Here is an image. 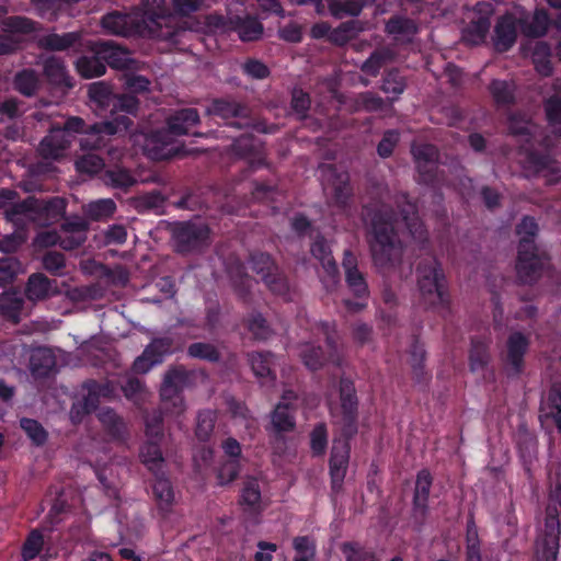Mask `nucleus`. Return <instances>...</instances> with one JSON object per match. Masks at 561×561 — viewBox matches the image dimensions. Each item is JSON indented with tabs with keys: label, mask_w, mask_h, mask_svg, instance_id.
<instances>
[{
	"label": "nucleus",
	"mask_w": 561,
	"mask_h": 561,
	"mask_svg": "<svg viewBox=\"0 0 561 561\" xmlns=\"http://www.w3.org/2000/svg\"><path fill=\"white\" fill-rule=\"evenodd\" d=\"M394 204L398 211L385 203L364 207L367 243L375 266L381 271L393 268L401 257L400 241L396 231L399 218L415 241L421 244L428 242V233L419 216L417 205L411 201L409 194H397Z\"/></svg>",
	"instance_id": "1"
},
{
	"label": "nucleus",
	"mask_w": 561,
	"mask_h": 561,
	"mask_svg": "<svg viewBox=\"0 0 561 561\" xmlns=\"http://www.w3.org/2000/svg\"><path fill=\"white\" fill-rule=\"evenodd\" d=\"M359 400L354 381L341 377L339 381V403L330 404V414L334 424L340 426V437L332 442L329 458L331 490L339 494L343 489L351 457V440L358 433Z\"/></svg>",
	"instance_id": "2"
},
{
	"label": "nucleus",
	"mask_w": 561,
	"mask_h": 561,
	"mask_svg": "<svg viewBox=\"0 0 561 561\" xmlns=\"http://www.w3.org/2000/svg\"><path fill=\"white\" fill-rule=\"evenodd\" d=\"M201 124V116L195 107H183L171 113L165 121V128L157 129L148 138L147 149L154 160H170L190 153L184 145L174 144V137L193 135L202 137L204 134L191 131Z\"/></svg>",
	"instance_id": "3"
},
{
	"label": "nucleus",
	"mask_w": 561,
	"mask_h": 561,
	"mask_svg": "<svg viewBox=\"0 0 561 561\" xmlns=\"http://www.w3.org/2000/svg\"><path fill=\"white\" fill-rule=\"evenodd\" d=\"M515 230L519 236L515 266L517 278L522 284L531 285L549 267L550 256L535 243L539 227L534 217L524 216Z\"/></svg>",
	"instance_id": "4"
},
{
	"label": "nucleus",
	"mask_w": 561,
	"mask_h": 561,
	"mask_svg": "<svg viewBox=\"0 0 561 561\" xmlns=\"http://www.w3.org/2000/svg\"><path fill=\"white\" fill-rule=\"evenodd\" d=\"M157 23L158 39L176 43L184 28L180 20L201 11L205 0H144Z\"/></svg>",
	"instance_id": "5"
},
{
	"label": "nucleus",
	"mask_w": 561,
	"mask_h": 561,
	"mask_svg": "<svg viewBox=\"0 0 561 561\" xmlns=\"http://www.w3.org/2000/svg\"><path fill=\"white\" fill-rule=\"evenodd\" d=\"M417 285L426 304L444 312L450 310V296L440 263L434 255L419 262L416 266Z\"/></svg>",
	"instance_id": "6"
},
{
	"label": "nucleus",
	"mask_w": 561,
	"mask_h": 561,
	"mask_svg": "<svg viewBox=\"0 0 561 561\" xmlns=\"http://www.w3.org/2000/svg\"><path fill=\"white\" fill-rule=\"evenodd\" d=\"M150 8L141 0L129 13L113 11L102 18V27L115 35L128 36L138 34L158 39L157 23Z\"/></svg>",
	"instance_id": "7"
},
{
	"label": "nucleus",
	"mask_w": 561,
	"mask_h": 561,
	"mask_svg": "<svg viewBox=\"0 0 561 561\" xmlns=\"http://www.w3.org/2000/svg\"><path fill=\"white\" fill-rule=\"evenodd\" d=\"M319 331L324 335L328 351L312 343H306L301 346L299 356L304 365L312 371L321 369L325 364L331 363L340 366L342 358L337 346V333L335 324L322 321L319 323Z\"/></svg>",
	"instance_id": "8"
},
{
	"label": "nucleus",
	"mask_w": 561,
	"mask_h": 561,
	"mask_svg": "<svg viewBox=\"0 0 561 561\" xmlns=\"http://www.w3.org/2000/svg\"><path fill=\"white\" fill-rule=\"evenodd\" d=\"M134 122L130 117L119 115L110 121L90 124L84 136L80 139V147L83 151L112 153L113 148L108 145V136L126 133Z\"/></svg>",
	"instance_id": "9"
},
{
	"label": "nucleus",
	"mask_w": 561,
	"mask_h": 561,
	"mask_svg": "<svg viewBox=\"0 0 561 561\" xmlns=\"http://www.w3.org/2000/svg\"><path fill=\"white\" fill-rule=\"evenodd\" d=\"M172 240L179 254L201 253L210 243V229L203 222L179 221L172 228Z\"/></svg>",
	"instance_id": "10"
},
{
	"label": "nucleus",
	"mask_w": 561,
	"mask_h": 561,
	"mask_svg": "<svg viewBox=\"0 0 561 561\" xmlns=\"http://www.w3.org/2000/svg\"><path fill=\"white\" fill-rule=\"evenodd\" d=\"M207 113L220 117L226 122V125L238 129L253 127L259 131H264L259 128L262 124H254L250 107L233 98L214 99L207 108Z\"/></svg>",
	"instance_id": "11"
},
{
	"label": "nucleus",
	"mask_w": 561,
	"mask_h": 561,
	"mask_svg": "<svg viewBox=\"0 0 561 561\" xmlns=\"http://www.w3.org/2000/svg\"><path fill=\"white\" fill-rule=\"evenodd\" d=\"M530 344L529 334L517 330L510 332L501 354L503 369L507 378H518L525 371V357Z\"/></svg>",
	"instance_id": "12"
},
{
	"label": "nucleus",
	"mask_w": 561,
	"mask_h": 561,
	"mask_svg": "<svg viewBox=\"0 0 561 561\" xmlns=\"http://www.w3.org/2000/svg\"><path fill=\"white\" fill-rule=\"evenodd\" d=\"M191 377V371L183 366L172 367L164 375L160 397L163 402L172 403L174 413L184 411L182 391L188 385Z\"/></svg>",
	"instance_id": "13"
},
{
	"label": "nucleus",
	"mask_w": 561,
	"mask_h": 561,
	"mask_svg": "<svg viewBox=\"0 0 561 561\" xmlns=\"http://www.w3.org/2000/svg\"><path fill=\"white\" fill-rule=\"evenodd\" d=\"M30 221L39 227H48L58 222L66 213V201L55 196L48 199L28 197Z\"/></svg>",
	"instance_id": "14"
},
{
	"label": "nucleus",
	"mask_w": 561,
	"mask_h": 561,
	"mask_svg": "<svg viewBox=\"0 0 561 561\" xmlns=\"http://www.w3.org/2000/svg\"><path fill=\"white\" fill-rule=\"evenodd\" d=\"M416 164L417 181L425 185H434L437 181L439 151L432 144L414 145L411 148Z\"/></svg>",
	"instance_id": "15"
},
{
	"label": "nucleus",
	"mask_w": 561,
	"mask_h": 561,
	"mask_svg": "<svg viewBox=\"0 0 561 561\" xmlns=\"http://www.w3.org/2000/svg\"><path fill=\"white\" fill-rule=\"evenodd\" d=\"M432 485L433 477L430 470H420L415 478L412 499V518L419 526H423L428 516V501Z\"/></svg>",
	"instance_id": "16"
},
{
	"label": "nucleus",
	"mask_w": 561,
	"mask_h": 561,
	"mask_svg": "<svg viewBox=\"0 0 561 561\" xmlns=\"http://www.w3.org/2000/svg\"><path fill=\"white\" fill-rule=\"evenodd\" d=\"M342 267L344 270L345 283L353 295L358 299H368L369 288L366 274L359 270L358 259L350 249L344 250Z\"/></svg>",
	"instance_id": "17"
},
{
	"label": "nucleus",
	"mask_w": 561,
	"mask_h": 561,
	"mask_svg": "<svg viewBox=\"0 0 561 561\" xmlns=\"http://www.w3.org/2000/svg\"><path fill=\"white\" fill-rule=\"evenodd\" d=\"M95 44L96 51L103 58L105 66L125 71L136 69L137 60L131 57L128 49L112 41H98Z\"/></svg>",
	"instance_id": "18"
},
{
	"label": "nucleus",
	"mask_w": 561,
	"mask_h": 561,
	"mask_svg": "<svg viewBox=\"0 0 561 561\" xmlns=\"http://www.w3.org/2000/svg\"><path fill=\"white\" fill-rule=\"evenodd\" d=\"M231 150L236 156L249 159L253 169L264 164L263 142L252 134L245 133L237 137L231 145Z\"/></svg>",
	"instance_id": "19"
},
{
	"label": "nucleus",
	"mask_w": 561,
	"mask_h": 561,
	"mask_svg": "<svg viewBox=\"0 0 561 561\" xmlns=\"http://www.w3.org/2000/svg\"><path fill=\"white\" fill-rule=\"evenodd\" d=\"M71 139L60 127H53L39 144V153L45 159H58L69 148Z\"/></svg>",
	"instance_id": "20"
},
{
	"label": "nucleus",
	"mask_w": 561,
	"mask_h": 561,
	"mask_svg": "<svg viewBox=\"0 0 561 561\" xmlns=\"http://www.w3.org/2000/svg\"><path fill=\"white\" fill-rule=\"evenodd\" d=\"M477 16L468 25L467 33L472 37L473 43L483 42L491 26V15L493 14V4L490 2H478L474 7Z\"/></svg>",
	"instance_id": "21"
},
{
	"label": "nucleus",
	"mask_w": 561,
	"mask_h": 561,
	"mask_svg": "<svg viewBox=\"0 0 561 561\" xmlns=\"http://www.w3.org/2000/svg\"><path fill=\"white\" fill-rule=\"evenodd\" d=\"M291 394V391L285 392L283 401L279 402L272 412V426L277 435L293 432L296 427L295 408L291 403L285 402Z\"/></svg>",
	"instance_id": "22"
},
{
	"label": "nucleus",
	"mask_w": 561,
	"mask_h": 561,
	"mask_svg": "<svg viewBox=\"0 0 561 561\" xmlns=\"http://www.w3.org/2000/svg\"><path fill=\"white\" fill-rule=\"evenodd\" d=\"M248 360L255 377L262 385H273L276 380V373L272 368L274 355L271 352H252Z\"/></svg>",
	"instance_id": "23"
},
{
	"label": "nucleus",
	"mask_w": 561,
	"mask_h": 561,
	"mask_svg": "<svg viewBox=\"0 0 561 561\" xmlns=\"http://www.w3.org/2000/svg\"><path fill=\"white\" fill-rule=\"evenodd\" d=\"M517 39L516 23L512 15L499 19L494 27V47L500 53L510 50Z\"/></svg>",
	"instance_id": "24"
},
{
	"label": "nucleus",
	"mask_w": 561,
	"mask_h": 561,
	"mask_svg": "<svg viewBox=\"0 0 561 561\" xmlns=\"http://www.w3.org/2000/svg\"><path fill=\"white\" fill-rule=\"evenodd\" d=\"M80 42L81 34L79 32H68L64 34L48 33L38 37L37 46L47 51H64L79 45Z\"/></svg>",
	"instance_id": "25"
},
{
	"label": "nucleus",
	"mask_w": 561,
	"mask_h": 561,
	"mask_svg": "<svg viewBox=\"0 0 561 561\" xmlns=\"http://www.w3.org/2000/svg\"><path fill=\"white\" fill-rule=\"evenodd\" d=\"M409 353L414 381L420 385H427L431 374L425 369L426 351L416 335L413 336Z\"/></svg>",
	"instance_id": "26"
},
{
	"label": "nucleus",
	"mask_w": 561,
	"mask_h": 561,
	"mask_svg": "<svg viewBox=\"0 0 561 561\" xmlns=\"http://www.w3.org/2000/svg\"><path fill=\"white\" fill-rule=\"evenodd\" d=\"M261 488L256 478L249 477L241 489L239 504L245 513L261 514L263 506L261 503Z\"/></svg>",
	"instance_id": "27"
},
{
	"label": "nucleus",
	"mask_w": 561,
	"mask_h": 561,
	"mask_svg": "<svg viewBox=\"0 0 561 561\" xmlns=\"http://www.w3.org/2000/svg\"><path fill=\"white\" fill-rule=\"evenodd\" d=\"M141 463L153 474L162 473L164 458L160 440H146L139 450Z\"/></svg>",
	"instance_id": "28"
},
{
	"label": "nucleus",
	"mask_w": 561,
	"mask_h": 561,
	"mask_svg": "<svg viewBox=\"0 0 561 561\" xmlns=\"http://www.w3.org/2000/svg\"><path fill=\"white\" fill-rule=\"evenodd\" d=\"M54 283L43 273H33L25 285V297L33 302L44 300L53 293Z\"/></svg>",
	"instance_id": "29"
},
{
	"label": "nucleus",
	"mask_w": 561,
	"mask_h": 561,
	"mask_svg": "<svg viewBox=\"0 0 561 561\" xmlns=\"http://www.w3.org/2000/svg\"><path fill=\"white\" fill-rule=\"evenodd\" d=\"M56 367V357L50 350L42 347L35 350L30 358V369L34 377L46 378Z\"/></svg>",
	"instance_id": "30"
},
{
	"label": "nucleus",
	"mask_w": 561,
	"mask_h": 561,
	"mask_svg": "<svg viewBox=\"0 0 561 561\" xmlns=\"http://www.w3.org/2000/svg\"><path fill=\"white\" fill-rule=\"evenodd\" d=\"M491 362L490 343L479 337L471 339L469 368L472 373L484 370Z\"/></svg>",
	"instance_id": "31"
},
{
	"label": "nucleus",
	"mask_w": 561,
	"mask_h": 561,
	"mask_svg": "<svg viewBox=\"0 0 561 561\" xmlns=\"http://www.w3.org/2000/svg\"><path fill=\"white\" fill-rule=\"evenodd\" d=\"M76 69L78 73L85 79L103 76L106 71V66L103 58L96 51V44H94V54L91 56H81L76 61Z\"/></svg>",
	"instance_id": "32"
},
{
	"label": "nucleus",
	"mask_w": 561,
	"mask_h": 561,
	"mask_svg": "<svg viewBox=\"0 0 561 561\" xmlns=\"http://www.w3.org/2000/svg\"><path fill=\"white\" fill-rule=\"evenodd\" d=\"M180 346L171 336L154 337L144 350L146 355L152 358L151 363L161 364L167 355L173 354Z\"/></svg>",
	"instance_id": "33"
},
{
	"label": "nucleus",
	"mask_w": 561,
	"mask_h": 561,
	"mask_svg": "<svg viewBox=\"0 0 561 561\" xmlns=\"http://www.w3.org/2000/svg\"><path fill=\"white\" fill-rule=\"evenodd\" d=\"M353 196V190L350 184L347 173L336 174L333 183L332 204L339 209L345 211Z\"/></svg>",
	"instance_id": "34"
},
{
	"label": "nucleus",
	"mask_w": 561,
	"mask_h": 561,
	"mask_svg": "<svg viewBox=\"0 0 561 561\" xmlns=\"http://www.w3.org/2000/svg\"><path fill=\"white\" fill-rule=\"evenodd\" d=\"M310 252L314 259L320 261L328 274H337V264L327 240L322 236H318L312 242Z\"/></svg>",
	"instance_id": "35"
},
{
	"label": "nucleus",
	"mask_w": 561,
	"mask_h": 561,
	"mask_svg": "<svg viewBox=\"0 0 561 561\" xmlns=\"http://www.w3.org/2000/svg\"><path fill=\"white\" fill-rule=\"evenodd\" d=\"M91 102H93L100 110L110 111L114 102L115 93L112 87L104 82H94L89 87L88 91Z\"/></svg>",
	"instance_id": "36"
},
{
	"label": "nucleus",
	"mask_w": 561,
	"mask_h": 561,
	"mask_svg": "<svg viewBox=\"0 0 561 561\" xmlns=\"http://www.w3.org/2000/svg\"><path fill=\"white\" fill-rule=\"evenodd\" d=\"M551 20L547 11L545 9H537L529 22L523 21L522 30L528 37H541L546 35Z\"/></svg>",
	"instance_id": "37"
},
{
	"label": "nucleus",
	"mask_w": 561,
	"mask_h": 561,
	"mask_svg": "<svg viewBox=\"0 0 561 561\" xmlns=\"http://www.w3.org/2000/svg\"><path fill=\"white\" fill-rule=\"evenodd\" d=\"M385 31L396 37L407 36L410 38L417 33L419 27L412 19L394 14L386 22Z\"/></svg>",
	"instance_id": "38"
},
{
	"label": "nucleus",
	"mask_w": 561,
	"mask_h": 561,
	"mask_svg": "<svg viewBox=\"0 0 561 561\" xmlns=\"http://www.w3.org/2000/svg\"><path fill=\"white\" fill-rule=\"evenodd\" d=\"M242 42H252L259 39L263 34L262 23L253 16L244 19L237 18L233 27Z\"/></svg>",
	"instance_id": "39"
},
{
	"label": "nucleus",
	"mask_w": 561,
	"mask_h": 561,
	"mask_svg": "<svg viewBox=\"0 0 561 561\" xmlns=\"http://www.w3.org/2000/svg\"><path fill=\"white\" fill-rule=\"evenodd\" d=\"M407 88L405 79L397 68L388 70L383 77L380 89L386 94H392L391 101L398 100V98L404 92Z\"/></svg>",
	"instance_id": "40"
},
{
	"label": "nucleus",
	"mask_w": 561,
	"mask_h": 561,
	"mask_svg": "<svg viewBox=\"0 0 561 561\" xmlns=\"http://www.w3.org/2000/svg\"><path fill=\"white\" fill-rule=\"evenodd\" d=\"M99 420L104 426L105 431L113 438L121 439L126 434V425L123 419L110 408L102 410L99 414Z\"/></svg>",
	"instance_id": "41"
},
{
	"label": "nucleus",
	"mask_w": 561,
	"mask_h": 561,
	"mask_svg": "<svg viewBox=\"0 0 561 561\" xmlns=\"http://www.w3.org/2000/svg\"><path fill=\"white\" fill-rule=\"evenodd\" d=\"M156 480L152 485L154 499L160 508H169L174 500V492L169 479L164 477V472L154 476Z\"/></svg>",
	"instance_id": "42"
},
{
	"label": "nucleus",
	"mask_w": 561,
	"mask_h": 561,
	"mask_svg": "<svg viewBox=\"0 0 561 561\" xmlns=\"http://www.w3.org/2000/svg\"><path fill=\"white\" fill-rule=\"evenodd\" d=\"M44 543L45 540L42 530L37 528L32 529L27 534L21 548L22 561H32L37 558L44 548Z\"/></svg>",
	"instance_id": "43"
},
{
	"label": "nucleus",
	"mask_w": 561,
	"mask_h": 561,
	"mask_svg": "<svg viewBox=\"0 0 561 561\" xmlns=\"http://www.w3.org/2000/svg\"><path fill=\"white\" fill-rule=\"evenodd\" d=\"M245 327L256 341H266L274 333L267 320L260 312H251L245 320Z\"/></svg>",
	"instance_id": "44"
},
{
	"label": "nucleus",
	"mask_w": 561,
	"mask_h": 561,
	"mask_svg": "<svg viewBox=\"0 0 561 561\" xmlns=\"http://www.w3.org/2000/svg\"><path fill=\"white\" fill-rule=\"evenodd\" d=\"M139 105L140 102L136 95L130 93L116 94L110 113L115 115L114 117L119 115H125L127 117H129L128 115L136 116Z\"/></svg>",
	"instance_id": "45"
},
{
	"label": "nucleus",
	"mask_w": 561,
	"mask_h": 561,
	"mask_svg": "<svg viewBox=\"0 0 561 561\" xmlns=\"http://www.w3.org/2000/svg\"><path fill=\"white\" fill-rule=\"evenodd\" d=\"M249 263L253 272L261 275L262 280L277 270V265L271 254L262 251H253L249 255Z\"/></svg>",
	"instance_id": "46"
},
{
	"label": "nucleus",
	"mask_w": 561,
	"mask_h": 561,
	"mask_svg": "<svg viewBox=\"0 0 561 561\" xmlns=\"http://www.w3.org/2000/svg\"><path fill=\"white\" fill-rule=\"evenodd\" d=\"M102 180L106 185L121 190H127L135 184V179L129 171L118 167L105 170Z\"/></svg>",
	"instance_id": "47"
},
{
	"label": "nucleus",
	"mask_w": 561,
	"mask_h": 561,
	"mask_svg": "<svg viewBox=\"0 0 561 561\" xmlns=\"http://www.w3.org/2000/svg\"><path fill=\"white\" fill-rule=\"evenodd\" d=\"M546 417L553 420L559 434L561 435V385L553 383L547 396Z\"/></svg>",
	"instance_id": "48"
},
{
	"label": "nucleus",
	"mask_w": 561,
	"mask_h": 561,
	"mask_svg": "<svg viewBox=\"0 0 561 561\" xmlns=\"http://www.w3.org/2000/svg\"><path fill=\"white\" fill-rule=\"evenodd\" d=\"M20 427L24 431L34 446L42 447L47 443L48 432L37 420L22 417L20 420Z\"/></svg>",
	"instance_id": "49"
},
{
	"label": "nucleus",
	"mask_w": 561,
	"mask_h": 561,
	"mask_svg": "<svg viewBox=\"0 0 561 561\" xmlns=\"http://www.w3.org/2000/svg\"><path fill=\"white\" fill-rule=\"evenodd\" d=\"M330 13L337 19L357 16L363 10L362 0H328Z\"/></svg>",
	"instance_id": "50"
},
{
	"label": "nucleus",
	"mask_w": 561,
	"mask_h": 561,
	"mask_svg": "<svg viewBox=\"0 0 561 561\" xmlns=\"http://www.w3.org/2000/svg\"><path fill=\"white\" fill-rule=\"evenodd\" d=\"M489 90L499 106H507L515 103L514 89L507 81L494 79L490 83Z\"/></svg>",
	"instance_id": "51"
},
{
	"label": "nucleus",
	"mask_w": 561,
	"mask_h": 561,
	"mask_svg": "<svg viewBox=\"0 0 561 561\" xmlns=\"http://www.w3.org/2000/svg\"><path fill=\"white\" fill-rule=\"evenodd\" d=\"M525 161L527 167L536 173L553 170L554 160L548 150L528 149Z\"/></svg>",
	"instance_id": "52"
},
{
	"label": "nucleus",
	"mask_w": 561,
	"mask_h": 561,
	"mask_svg": "<svg viewBox=\"0 0 561 561\" xmlns=\"http://www.w3.org/2000/svg\"><path fill=\"white\" fill-rule=\"evenodd\" d=\"M229 276L234 291L242 298L250 294V277L245 266L241 262H237L229 268Z\"/></svg>",
	"instance_id": "53"
},
{
	"label": "nucleus",
	"mask_w": 561,
	"mask_h": 561,
	"mask_svg": "<svg viewBox=\"0 0 561 561\" xmlns=\"http://www.w3.org/2000/svg\"><path fill=\"white\" fill-rule=\"evenodd\" d=\"M392 58L390 49H375L370 56L363 62L362 71L368 76L376 77L380 69Z\"/></svg>",
	"instance_id": "54"
},
{
	"label": "nucleus",
	"mask_w": 561,
	"mask_h": 561,
	"mask_svg": "<svg viewBox=\"0 0 561 561\" xmlns=\"http://www.w3.org/2000/svg\"><path fill=\"white\" fill-rule=\"evenodd\" d=\"M187 356L209 363H218L221 358V354L218 348L214 344L207 342H195L188 345Z\"/></svg>",
	"instance_id": "55"
},
{
	"label": "nucleus",
	"mask_w": 561,
	"mask_h": 561,
	"mask_svg": "<svg viewBox=\"0 0 561 561\" xmlns=\"http://www.w3.org/2000/svg\"><path fill=\"white\" fill-rule=\"evenodd\" d=\"M105 165L103 157L98 152L85 151L76 160V169L79 173L96 174Z\"/></svg>",
	"instance_id": "56"
},
{
	"label": "nucleus",
	"mask_w": 561,
	"mask_h": 561,
	"mask_svg": "<svg viewBox=\"0 0 561 561\" xmlns=\"http://www.w3.org/2000/svg\"><path fill=\"white\" fill-rule=\"evenodd\" d=\"M43 70L47 79L55 84H61L66 81V67L64 61L56 56H49L44 60Z\"/></svg>",
	"instance_id": "57"
},
{
	"label": "nucleus",
	"mask_w": 561,
	"mask_h": 561,
	"mask_svg": "<svg viewBox=\"0 0 561 561\" xmlns=\"http://www.w3.org/2000/svg\"><path fill=\"white\" fill-rule=\"evenodd\" d=\"M241 470L240 460L226 459L221 461L216 470V478L219 485H228L233 482Z\"/></svg>",
	"instance_id": "58"
},
{
	"label": "nucleus",
	"mask_w": 561,
	"mask_h": 561,
	"mask_svg": "<svg viewBox=\"0 0 561 561\" xmlns=\"http://www.w3.org/2000/svg\"><path fill=\"white\" fill-rule=\"evenodd\" d=\"M341 551L345 557V561H379L375 558L373 551H368L356 541H346L341 546Z\"/></svg>",
	"instance_id": "59"
},
{
	"label": "nucleus",
	"mask_w": 561,
	"mask_h": 561,
	"mask_svg": "<svg viewBox=\"0 0 561 561\" xmlns=\"http://www.w3.org/2000/svg\"><path fill=\"white\" fill-rule=\"evenodd\" d=\"M216 414L211 410L201 411L197 415L195 435L198 440L207 442L214 431Z\"/></svg>",
	"instance_id": "60"
},
{
	"label": "nucleus",
	"mask_w": 561,
	"mask_h": 561,
	"mask_svg": "<svg viewBox=\"0 0 561 561\" xmlns=\"http://www.w3.org/2000/svg\"><path fill=\"white\" fill-rule=\"evenodd\" d=\"M328 447V427L320 422L314 425L310 433V449L314 457H321L325 454Z\"/></svg>",
	"instance_id": "61"
},
{
	"label": "nucleus",
	"mask_w": 561,
	"mask_h": 561,
	"mask_svg": "<svg viewBox=\"0 0 561 561\" xmlns=\"http://www.w3.org/2000/svg\"><path fill=\"white\" fill-rule=\"evenodd\" d=\"M7 221L15 227H22L25 221H30V203L28 197L22 202L12 204L4 210Z\"/></svg>",
	"instance_id": "62"
},
{
	"label": "nucleus",
	"mask_w": 561,
	"mask_h": 561,
	"mask_svg": "<svg viewBox=\"0 0 561 561\" xmlns=\"http://www.w3.org/2000/svg\"><path fill=\"white\" fill-rule=\"evenodd\" d=\"M38 80L35 72L24 69L15 75L14 89L25 96H31L37 89Z\"/></svg>",
	"instance_id": "63"
},
{
	"label": "nucleus",
	"mask_w": 561,
	"mask_h": 561,
	"mask_svg": "<svg viewBox=\"0 0 561 561\" xmlns=\"http://www.w3.org/2000/svg\"><path fill=\"white\" fill-rule=\"evenodd\" d=\"M545 112L549 125L557 127L554 133L561 137V99L559 96H550L545 102Z\"/></svg>",
	"instance_id": "64"
}]
</instances>
